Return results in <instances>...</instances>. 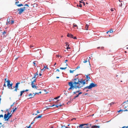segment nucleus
I'll return each mask as SVG.
<instances>
[{
  "label": "nucleus",
  "mask_w": 128,
  "mask_h": 128,
  "mask_svg": "<svg viewBox=\"0 0 128 128\" xmlns=\"http://www.w3.org/2000/svg\"><path fill=\"white\" fill-rule=\"evenodd\" d=\"M20 84V82H18L16 84L15 86L14 87V88H18V84Z\"/></svg>",
  "instance_id": "obj_13"
},
{
  "label": "nucleus",
  "mask_w": 128,
  "mask_h": 128,
  "mask_svg": "<svg viewBox=\"0 0 128 128\" xmlns=\"http://www.w3.org/2000/svg\"><path fill=\"white\" fill-rule=\"evenodd\" d=\"M79 80V79L78 77H76V78H75L74 79H73L72 80L73 81H77V80Z\"/></svg>",
  "instance_id": "obj_12"
},
{
  "label": "nucleus",
  "mask_w": 128,
  "mask_h": 128,
  "mask_svg": "<svg viewBox=\"0 0 128 128\" xmlns=\"http://www.w3.org/2000/svg\"><path fill=\"white\" fill-rule=\"evenodd\" d=\"M44 67H45V68L46 69H48V68L46 66H44Z\"/></svg>",
  "instance_id": "obj_52"
},
{
  "label": "nucleus",
  "mask_w": 128,
  "mask_h": 128,
  "mask_svg": "<svg viewBox=\"0 0 128 128\" xmlns=\"http://www.w3.org/2000/svg\"><path fill=\"white\" fill-rule=\"evenodd\" d=\"M55 106H56V107L57 108H58L59 106L58 104L56 105Z\"/></svg>",
  "instance_id": "obj_55"
},
{
  "label": "nucleus",
  "mask_w": 128,
  "mask_h": 128,
  "mask_svg": "<svg viewBox=\"0 0 128 128\" xmlns=\"http://www.w3.org/2000/svg\"><path fill=\"white\" fill-rule=\"evenodd\" d=\"M15 103V102H14L13 103V104L11 105L10 108H12V106H13Z\"/></svg>",
  "instance_id": "obj_32"
},
{
  "label": "nucleus",
  "mask_w": 128,
  "mask_h": 128,
  "mask_svg": "<svg viewBox=\"0 0 128 128\" xmlns=\"http://www.w3.org/2000/svg\"><path fill=\"white\" fill-rule=\"evenodd\" d=\"M12 114L8 116V120L12 116Z\"/></svg>",
  "instance_id": "obj_27"
},
{
  "label": "nucleus",
  "mask_w": 128,
  "mask_h": 128,
  "mask_svg": "<svg viewBox=\"0 0 128 128\" xmlns=\"http://www.w3.org/2000/svg\"><path fill=\"white\" fill-rule=\"evenodd\" d=\"M38 72H37L36 73L34 74V76H37L38 75Z\"/></svg>",
  "instance_id": "obj_24"
},
{
  "label": "nucleus",
  "mask_w": 128,
  "mask_h": 128,
  "mask_svg": "<svg viewBox=\"0 0 128 128\" xmlns=\"http://www.w3.org/2000/svg\"><path fill=\"white\" fill-rule=\"evenodd\" d=\"M4 119L5 121H8V116L7 115V114H6L4 115Z\"/></svg>",
  "instance_id": "obj_8"
},
{
  "label": "nucleus",
  "mask_w": 128,
  "mask_h": 128,
  "mask_svg": "<svg viewBox=\"0 0 128 128\" xmlns=\"http://www.w3.org/2000/svg\"><path fill=\"white\" fill-rule=\"evenodd\" d=\"M42 117V114L39 115V116H36L34 119V120H35V119L38 118H40Z\"/></svg>",
  "instance_id": "obj_10"
},
{
  "label": "nucleus",
  "mask_w": 128,
  "mask_h": 128,
  "mask_svg": "<svg viewBox=\"0 0 128 128\" xmlns=\"http://www.w3.org/2000/svg\"><path fill=\"white\" fill-rule=\"evenodd\" d=\"M64 94L66 95V96H67V92H66V91L65 92H64Z\"/></svg>",
  "instance_id": "obj_42"
},
{
  "label": "nucleus",
  "mask_w": 128,
  "mask_h": 128,
  "mask_svg": "<svg viewBox=\"0 0 128 128\" xmlns=\"http://www.w3.org/2000/svg\"><path fill=\"white\" fill-rule=\"evenodd\" d=\"M82 3H83L84 6H85V2H82Z\"/></svg>",
  "instance_id": "obj_61"
},
{
  "label": "nucleus",
  "mask_w": 128,
  "mask_h": 128,
  "mask_svg": "<svg viewBox=\"0 0 128 128\" xmlns=\"http://www.w3.org/2000/svg\"><path fill=\"white\" fill-rule=\"evenodd\" d=\"M35 120H33L32 122V123H31V124H33L34 123V121Z\"/></svg>",
  "instance_id": "obj_48"
},
{
  "label": "nucleus",
  "mask_w": 128,
  "mask_h": 128,
  "mask_svg": "<svg viewBox=\"0 0 128 128\" xmlns=\"http://www.w3.org/2000/svg\"><path fill=\"white\" fill-rule=\"evenodd\" d=\"M19 2L18 1H16L15 2V4L16 5V4H17L19 3Z\"/></svg>",
  "instance_id": "obj_41"
},
{
  "label": "nucleus",
  "mask_w": 128,
  "mask_h": 128,
  "mask_svg": "<svg viewBox=\"0 0 128 128\" xmlns=\"http://www.w3.org/2000/svg\"><path fill=\"white\" fill-rule=\"evenodd\" d=\"M56 105L55 104H53L51 106H48V107H53L54 106H55Z\"/></svg>",
  "instance_id": "obj_36"
},
{
  "label": "nucleus",
  "mask_w": 128,
  "mask_h": 128,
  "mask_svg": "<svg viewBox=\"0 0 128 128\" xmlns=\"http://www.w3.org/2000/svg\"><path fill=\"white\" fill-rule=\"evenodd\" d=\"M34 47V46H32V45H31L30 46V48H32Z\"/></svg>",
  "instance_id": "obj_64"
},
{
  "label": "nucleus",
  "mask_w": 128,
  "mask_h": 128,
  "mask_svg": "<svg viewBox=\"0 0 128 128\" xmlns=\"http://www.w3.org/2000/svg\"><path fill=\"white\" fill-rule=\"evenodd\" d=\"M6 32L5 31H4L3 32H2V34L3 35H4V34H6Z\"/></svg>",
  "instance_id": "obj_29"
},
{
  "label": "nucleus",
  "mask_w": 128,
  "mask_h": 128,
  "mask_svg": "<svg viewBox=\"0 0 128 128\" xmlns=\"http://www.w3.org/2000/svg\"><path fill=\"white\" fill-rule=\"evenodd\" d=\"M10 20L9 19H8L7 20V22H6V24H10Z\"/></svg>",
  "instance_id": "obj_18"
},
{
  "label": "nucleus",
  "mask_w": 128,
  "mask_h": 128,
  "mask_svg": "<svg viewBox=\"0 0 128 128\" xmlns=\"http://www.w3.org/2000/svg\"><path fill=\"white\" fill-rule=\"evenodd\" d=\"M70 49V48L69 47V46H68L67 47V49Z\"/></svg>",
  "instance_id": "obj_46"
},
{
  "label": "nucleus",
  "mask_w": 128,
  "mask_h": 128,
  "mask_svg": "<svg viewBox=\"0 0 128 128\" xmlns=\"http://www.w3.org/2000/svg\"><path fill=\"white\" fill-rule=\"evenodd\" d=\"M97 86V85L96 84L92 82L90 83L89 86H88L86 87H84L83 90H86L87 88L88 89H91L93 88L94 87H96Z\"/></svg>",
  "instance_id": "obj_1"
},
{
  "label": "nucleus",
  "mask_w": 128,
  "mask_h": 128,
  "mask_svg": "<svg viewBox=\"0 0 128 128\" xmlns=\"http://www.w3.org/2000/svg\"><path fill=\"white\" fill-rule=\"evenodd\" d=\"M87 61H88L87 60H85L84 61V63H86Z\"/></svg>",
  "instance_id": "obj_49"
},
{
  "label": "nucleus",
  "mask_w": 128,
  "mask_h": 128,
  "mask_svg": "<svg viewBox=\"0 0 128 128\" xmlns=\"http://www.w3.org/2000/svg\"><path fill=\"white\" fill-rule=\"evenodd\" d=\"M17 109V107H16L15 108H12V110L13 113L15 112V111Z\"/></svg>",
  "instance_id": "obj_17"
},
{
  "label": "nucleus",
  "mask_w": 128,
  "mask_h": 128,
  "mask_svg": "<svg viewBox=\"0 0 128 128\" xmlns=\"http://www.w3.org/2000/svg\"><path fill=\"white\" fill-rule=\"evenodd\" d=\"M66 68V67L65 68H60V69L61 70H65Z\"/></svg>",
  "instance_id": "obj_21"
},
{
  "label": "nucleus",
  "mask_w": 128,
  "mask_h": 128,
  "mask_svg": "<svg viewBox=\"0 0 128 128\" xmlns=\"http://www.w3.org/2000/svg\"><path fill=\"white\" fill-rule=\"evenodd\" d=\"M15 89L14 90L15 91H16V92H17V89L18 88H15Z\"/></svg>",
  "instance_id": "obj_53"
},
{
  "label": "nucleus",
  "mask_w": 128,
  "mask_h": 128,
  "mask_svg": "<svg viewBox=\"0 0 128 128\" xmlns=\"http://www.w3.org/2000/svg\"><path fill=\"white\" fill-rule=\"evenodd\" d=\"M30 126L31 124L27 128H30Z\"/></svg>",
  "instance_id": "obj_62"
},
{
  "label": "nucleus",
  "mask_w": 128,
  "mask_h": 128,
  "mask_svg": "<svg viewBox=\"0 0 128 128\" xmlns=\"http://www.w3.org/2000/svg\"><path fill=\"white\" fill-rule=\"evenodd\" d=\"M76 91L74 92H73L74 94H76Z\"/></svg>",
  "instance_id": "obj_60"
},
{
  "label": "nucleus",
  "mask_w": 128,
  "mask_h": 128,
  "mask_svg": "<svg viewBox=\"0 0 128 128\" xmlns=\"http://www.w3.org/2000/svg\"><path fill=\"white\" fill-rule=\"evenodd\" d=\"M80 68V66H78L77 68H76V69H78Z\"/></svg>",
  "instance_id": "obj_47"
},
{
  "label": "nucleus",
  "mask_w": 128,
  "mask_h": 128,
  "mask_svg": "<svg viewBox=\"0 0 128 128\" xmlns=\"http://www.w3.org/2000/svg\"><path fill=\"white\" fill-rule=\"evenodd\" d=\"M72 84V83L70 82H68V84L70 86L68 88V90H70L71 89H72V90H73L74 88L76 89L77 88L80 87L78 86H74V85H73Z\"/></svg>",
  "instance_id": "obj_3"
},
{
  "label": "nucleus",
  "mask_w": 128,
  "mask_h": 128,
  "mask_svg": "<svg viewBox=\"0 0 128 128\" xmlns=\"http://www.w3.org/2000/svg\"><path fill=\"white\" fill-rule=\"evenodd\" d=\"M37 112V113L38 114V113H40V112H39V111L38 110L37 111V112Z\"/></svg>",
  "instance_id": "obj_54"
},
{
  "label": "nucleus",
  "mask_w": 128,
  "mask_h": 128,
  "mask_svg": "<svg viewBox=\"0 0 128 128\" xmlns=\"http://www.w3.org/2000/svg\"><path fill=\"white\" fill-rule=\"evenodd\" d=\"M36 79H35L32 82H33V83H34V82H36Z\"/></svg>",
  "instance_id": "obj_44"
},
{
  "label": "nucleus",
  "mask_w": 128,
  "mask_h": 128,
  "mask_svg": "<svg viewBox=\"0 0 128 128\" xmlns=\"http://www.w3.org/2000/svg\"><path fill=\"white\" fill-rule=\"evenodd\" d=\"M42 75V74H41L40 73L39 74V76H41Z\"/></svg>",
  "instance_id": "obj_63"
},
{
  "label": "nucleus",
  "mask_w": 128,
  "mask_h": 128,
  "mask_svg": "<svg viewBox=\"0 0 128 128\" xmlns=\"http://www.w3.org/2000/svg\"><path fill=\"white\" fill-rule=\"evenodd\" d=\"M10 81L8 80L6 81V82L7 83V86H8V88L9 89H10V87L12 88V83L10 84Z\"/></svg>",
  "instance_id": "obj_5"
},
{
  "label": "nucleus",
  "mask_w": 128,
  "mask_h": 128,
  "mask_svg": "<svg viewBox=\"0 0 128 128\" xmlns=\"http://www.w3.org/2000/svg\"><path fill=\"white\" fill-rule=\"evenodd\" d=\"M34 84V83L32 82L31 85L32 88H35L37 90L38 89V87L35 86Z\"/></svg>",
  "instance_id": "obj_7"
},
{
  "label": "nucleus",
  "mask_w": 128,
  "mask_h": 128,
  "mask_svg": "<svg viewBox=\"0 0 128 128\" xmlns=\"http://www.w3.org/2000/svg\"><path fill=\"white\" fill-rule=\"evenodd\" d=\"M10 113L9 112H8L7 113V115L8 116L10 115Z\"/></svg>",
  "instance_id": "obj_39"
},
{
  "label": "nucleus",
  "mask_w": 128,
  "mask_h": 128,
  "mask_svg": "<svg viewBox=\"0 0 128 128\" xmlns=\"http://www.w3.org/2000/svg\"><path fill=\"white\" fill-rule=\"evenodd\" d=\"M78 6H79V7L80 8L82 7V5L80 3H79Z\"/></svg>",
  "instance_id": "obj_26"
},
{
  "label": "nucleus",
  "mask_w": 128,
  "mask_h": 128,
  "mask_svg": "<svg viewBox=\"0 0 128 128\" xmlns=\"http://www.w3.org/2000/svg\"><path fill=\"white\" fill-rule=\"evenodd\" d=\"M70 73H73V72L74 71V70H70Z\"/></svg>",
  "instance_id": "obj_35"
},
{
  "label": "nucleus",
  "mask_w": 128,
  "mask_h": 128,
  "mask_svg": "<svg viewBox=\"0 0 128 128\" xmlns=\"http://www.w3.org/2000/svg\"><path fill=\"white\" fill-rule=\"evenodd\" d=\"M5 83H6V82H5L4 83V84L3 86H4L6 87V85L5 84Z\"/></svg>",
  "instance_id": "obj_50"
},
{
  "label": "nucleus",
  "mask_w": 128,
  "mask_h": 128,
  "mask_svg": "<svg viewBox=\"0 0 128 128\" xmlns=\"http://www.w3.org/2000/svg\"><path fill=\"white\" fill-rule=\"evenodd\" d=\"M16 5H17V6H18V7H20L22 6H23V4H16Z\"/></svg>",
  "instance_id": "obj_19"
},
{
  "label": "nucleus",
  "mask_w": 128,
  "mask_h": 128,
  "mask_svg": "<svg viewBox=\"0 0 128 128\" xmlns=\"http://www.w3.org/2000/svg\"><path fill=\"white\" fill-rule=\"evenodd\" d=\"M60 97V96H58L57 97H55L54 99H56V100H57V99H58L59 97Z\"/></svg>",
  "instance_id": "obj_25"
},
{
  "label": "nucleus",
  "mask_w": 128,
  "mask_h": 128,
  "mask_svg": "<svg viewBox=\"0 0 128 128\" xmlns=\"http://www.w3.org/2000/svg\"><path fill=\"white\" fill-rule=\"evenodd\" d=\"M88 26H86V30H88Z\"/></svg>",
  "instance_id": "obj_34"
},
{
  "label": "nucleus",
  "mask_w": 128,
  "mask_h": 128,
  "mask_svg": "<svg viewBox=\"0 0 128 128\" xmlns=\"http://www.w3.org/2000/svg\"><path fill=\"white\" fill-rule=\"evenodd\" d=\"M70 82L72 83L73 84V85H74V86H78L80 87L79 88H81L82 87H83V85H81L80 83H79V80H77V81H70Z\"/></svg>",
  "instance_id": "obj_2"
},
{
  "label": "nucleus",
  "mask_w": 128,
  "mask_h": 128,
  "mask_svg": "<svg viewBox=\"0 0 128 128\" xmlns=\"http://www.w3.org/2000/svg\"><path fill=\"white\" fill-rule=\"evenodd\" d=\"M108 32L110 33H111L113 32V31L112 30H110L108 31Z\"/></svg>",
  "instance_id": "obj_23"
},
{
  "label": "nucleus",
  "mask_w": 128,
  "mask_h": 128,
  "mask_svg": "<svg viewBox=\"0 0 128 128\" xmlns=\"http://www.w3.org/2000/svg\"><path fill=\"white\" fill-rule=\"evenodd\" d=\"M14 22V21L13 20H11V22H10V24H13Z\"/></svg>",
  "instance_id": "obj_28"
},
{
  "label": "nucleus",
  "mask_w": 128,
  "mask_h": 128,
  "mask_svg": "<svg viewBox=\"0 0 128 128\" xmlns=\"http://www.w3.org/2000/svg\"><path fill=\"white\" fill-rule=\"evenodd\" d=\"M73 25L74 27H77V25L74 24H73Z\"/></svg>",
  "instance_id": "obj_30"
},
{
  "label": "nucleus",
  "mask_w": 128,
  "mask_h": 128,
  "mask_svg": "<svg viewBox=\"0 0 128 128\" xmlns=\"http://www.w3.org/2000/svg\"><path fill=\"white\" fill-rule=\"evenodd\" d=\"M36 62V61H34L33 62V64H34V65H35Z\"/></svg>",
  "instance_id": "obj_56"
},
{
  "label": "nucleus",
  "mask_w": 128,
  "mask_h": 128,
  "mask_svg": "<svg viewBox=\"0 0 128 128\" xmlns=\"http://www.w3.org/2000/svg\"><path fill=\"white\" fill-rule=\"evenodd\" d=\"M85 80H83L82 79H81L80 80H79V83L81 84H82V85H84L86 84V82H85Z\"/></svg>",
  "instance_id": "obj_6"
},
{
  "label": "nucleus",
  "mask_w": 128,
  "mask_h": 128,
  "mask_svg": "<svg viewBox=\"0 0 128 128\" xmlns=\"http://www.w3.org/2000/svg\"><path fill=\"white\" fill-rule=\"evenodd\" d=\"M114 104V102H112L110 104V106H111L113 104Z\"/></svg>",
  "instance_id": "obj_45"
},
{
  "label": "nucleus",
  "mask_w": 128,
  "mask_h": 128,
  "mask_svg": "<svg viewBox=\"0 0 128 128\" xmlns=\"http://www.w3.org/2000/svg\"><path fill=\"white\" fill-rule=\"evenodd\" d=\"M76 96H75L74 97V99H75L76 98L78 97V95L77 94H76Z\"/></svg>",
  "instance_id": "obj_31"
},
{
  "label": "nucleus",
  "mask_w": 128,
  "mask_h": 128,
  "mask_svg": "<svg viewBox=\"0 0 128 128\" xmlns=\"http://www.w3.org/2000/svg\"><path fill=\"white\" fill-rule=\"evenodd\" d=\"M88 124H84V125H86L85 126H83L82 128H89L88 126Z\"/></svg>",
  "instance_id": "obj_16"
},
{
  "label": "nucleus",
  "mask_w": 128,
  "mask_h": 128,
  "mask_svg": "<svg viewBox=\"0 0 128 128\" xmlns=\"http://www.w3.org/2000/svg\"><path fill=\"white\" fill-rule=\"evenodd\" d=\"M74 39H76V36H74L73 38Z\"/></svg>",
  "instance_id": "obj_57"
},
{
  "label": "nucleus",
  "mask_w": 128,
  "mask_h": 128,
  "mask_svg": "<svg viewBox=\"0 0 128 128\" xmlns=\"http://www.w3.org/2000/svg\"><path fill=\"white\" fill-rule=\"evenodd\" d=\"M25 8L26 7H24L23 8H21L20 9L18 8L17 9V11L19 12L18 14H21L24 11V10L25 9Z\"/></svg>",
  "instance_id": "obj_4"
},
{
  "label": "nucleus",
  "mask_w": 128,
  "mask_h": 128,
  "mask_svg": "<svg viewBox=\"0 0 128 128\" xmlns=\"http://www.w3.org/2000/svg\"><path fill=\"white\" fill-rule=\"evenodd\" d=\"M90 74L88 75H86V82L88 81L90 79V77L89 76V75Z\"/></svg>",
  "instance_id": "obj_11"
},
{
  "label": "nucleus",
  "mask_w": 128,
  "mask_h": 128,
  "mask_svg": "<svg viewBox=\"0 0 128 128\" xmlns=\"http://www.w3.org/2000/svg\"><path fill=\"white\" fill-rule=\"evenodd\" d=\"M67 36L68 37H70V38H73V37H74V36L72 34H69V33L68 34H67Z\"/></svg>",
  "instance_id": "obj_9"
},
{
  "label": "nucleus",
  "mask_w": 128,
  "mask_h": 128,
  "mask_svg": "<svg viewBox=\"0 0 128 128\" xmlns=\"http://www.w3.org/2000/svg\"><path fill=\"white\" fill-rule=\"evenodd\" d=\"M86 92H87L89 90H88V89L87 88L86 89V90H84Z\"/></svg>",
  "instance_id": "obj_33"
},
{
  "label": "nucleus",
  "mask_w": 128,
  "mask_h": 128,
  "mask_svg": "<svg viewBox=\"0 0 128 128\" xmlns=\"http://www.w3.org/2000/svg\"><path fill=\"white\" fill-rule=\"evenodd\" d=\"M3 117V116L2 114L0 115V118L1 117Z\"/></svg>",
  "instance_id": "obj_51"
},
{
  "label": "nucleus",
  "mask_w": 128,
  "mask_h": 128,
  "mask_svg": "<svg viewBox=\"0 0 128 128\" xmlns=\"http://www.w3.org/2000/svg\"><path fill=\"white\" fill-rule=\"evenodd\" d=\"M33 94L32 93H30L28 94V96H31V97H30V98H33L34 97V95H33Z\"/></svg>",
  "instance_id": "obj_14"
},
{
  "label": "nucleus",
  "mask_w": 128,
  "mask_h": 128,
  "mask_svg": "<svg viewBox=\"0 0 128 128\" xmlns=\"http://www.w3.org/2000/svg\"><path fill=\"white\" fill-rule=\"evenodd\" d=\"M99 126H92L91 128H99Z\"/></svg>",
  "instance_id": "obj_15"
},
{
  "label": "nucleus",
  "mask_w": 128,
  "mask_h": 128,
  "mask_svg": "<svg viewBox=\"0 0 128 128\" xmlns=\"http://www.w3.org/2000/svg\"><path fill=\"white\" fill-rule=\"evenodd\" d=\"M58 105L59 106H62V105L61 104H58Z\"/></svg>",
  "instance_id": "obj_59"
},
{
  "label": "nucleus",
  "mask_w": 128,
  "mask_h": 128,
  "mask_svg": "<svg viewBox=\"0 0 128 128\" xmlns=\"http://www.w3.org/2000/svg\"><path fill=\"white\" fill-rule=\"evenodd\" d=\"M123 111V110L122 109H120V110H119L118 111V112H121V111Z\"/></svg>",
  "instance_id": "obj_37"
},
{
  "label": "nucleus",
  "mask_w": 128,
  "mask_h": 128,
  "mask_svg": "<svg viewBox=\"0 0 128 128\" xmlns=\"http://www.w3.org/2000/svg\"><path fill=\"white\" fill-rule=\"evenodd\" d=\"M84 125V124H81L80 125V126H79V128H82L83 127V126Z\"/></svg>",
  "instance_id": "obj_20"
},
{
  "label": "nucleus",
  "mask_w": 128,
  "mask_h": 128,
  "mask_svg": "<svg viewBox=\"0 0 128 128\" xmlns=\"http://www.w3.org/2000/svg\"><path fill=\"white\" fill-rule=\"evenodd\" d=\"M82 93V92H79V93L78 94H77L79 96V95Z\"/></svg>",
  "instance_id": "obj_40"
},
{
  "label": "nucleus",
  "mask_w": 128,
  "mask_h": 128,
  "mask_svg": "<svg viewBox=\"0 0 128 128\" xmlns=\"http://www.w3.org/2000/svg\"><path fill=\"white\" fill-rule=\"evenodd\" d=\"M23 92H22V91H21L20 92V96H22L23 94Z\"/></svg>",
  "instance_id": "obj_22"
},
{
  "label": "nucleus",
  "mask_w": 128,
  "mask_h": 128,
  "mask_svg": "<svg viewBox=\"0 0 128 128\" xmlns=\"http://www.w3.org/2000/svg\"><path fill=\"white\" fill-rule=\"evenodd\" d=\"M33 94H34V96L35 95H36V94H38V93H37V92H36L35 93H33Z\"/></svg>",
  "instance_id": "obj_38"
},
{
  "label": "nucleus",
  "mask_w": 128,
  "mask_h": 128,
  "mask_svg": "<svg viewBox=\"0 0 128 128\" xmlns=\"http://www.w3.org/2000/svg\"><path fill=\"white\" fill-rule=\"evenodd\" d=\"M122 6V3H121L119 5V6H120V7H121Z\"/></svg>",
  "instance_id": "obj_43"
},
{
  "label": "nucleus",
  "mask_w": 128,
  "mask_h": 128,
  "mask_svg": "<svg viewBox=\"0 0 128 128\" xmlns=\"http://www.w3.org/2000/svg\"><path fill=\"white\" fill-rule=\"evenodd\" d=\"M46 69L45 68V67H44V68L42 70H46Z\"/></svg>",
  "instance_id": "obj_58"
}]
</instances>
